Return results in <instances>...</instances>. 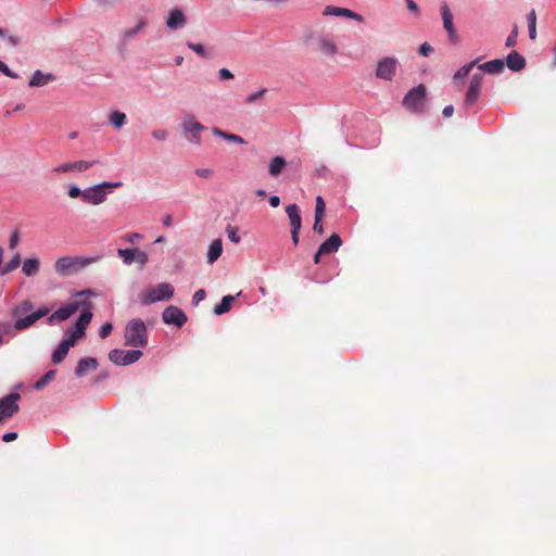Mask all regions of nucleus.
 <instances>
[{
  "label": "nucleus",
  "mask_w": 556,
  "mask_h": 556,
  "mask_svg": "<svg viewBox=\"0 0 556 556\" xmlns=\"http://www.w3.org/2000/svg\"><path fill=\"white\" fill-rule=\"evenodd\" d=\"M206 296V292L204 289H200L198 291H195V293L193 294V298H192V302L194 305H198L201 301H203Z\"/></svg>",
  "instance_id": "50"
},
{
  "label": "nucleus",
  "mask_w": 556,
  "mask_h": 556,
  "mask_svg": "<svg viewBox=\"0 0 556 556\" xmlns=\"http://www.w3.org/2000/svg\"><path fill=\"white\" fill-rule=\"evenodd\" d=\"M172 216L170 215H166L164 218H163V225L166 226V227H169L172 225Z\"/></svg>",
  "instance_id": "63"
},
{
  "label": "nucleus",
  "mask_w": 556,
  "mask_h": 556,
  "mask_svg": "<svg viewBox=\"0 0 556 556\" xmlns=\"http://www.w3.org/2000/svg\"><path fill=\"white\" fill-rule=\"evenodd\" d=\"M442 113H443V115H444L445 117H451V116L453 115V113H454V108H453V105H447V106H445V108L443 109V112H442Z\"/></svg>",
  "instance_id": "60"
},
{
  "label": "nucleus",
  "mask_w": 556,
  "mask_h": 556,
  "mask_svg": "<svg viewBox=\"0 0 556 556\" xmlns=\"http://www.w3.org/2000/svg\"><path fill=\"white\" fill-rule=\"evenodd\" d=\"M324 15H333V16H342V17H348V18H351V20H354L358 23H363L364 22V18L361 14L350 10V9H346V8H339V7H334V5H327L325 9H324Z\"/></svg>",
  "instance_id": "15"
},
{
  "label": "nucleus",
  "mask_w": 556,
  "mask_h": 556,
  "mask_svg": "<svg viewBox=\"0 0 556 556\" xmlns=\"http://www.w3.org/2000/svg\"><path fill=\"white\" fill-rule=\"evenodd\" d=\"M112 329H113V326L111 323H105L102 325L101 329H100V332H99V336L104 339L106 337L110 336V333L112 332Z\"/></svg>",
  "instance_id": "47"
},
{
  "label": "nucleus",
  "mask_w": 556,
  "mask_h": 556,
  "mask_svg": "<svg viewBox=\"0 0 556 556\" xmlns=\"http://www.w3.org/2000/svg\"><path fill=\"white\" fill-rule=\"evenodd\" d=\"M21 264V256L20 254H15L13 256V258L3 266V268H0V274L1 275H7L11 271H13L14 269H16Z\"/></svg>",
  "instance_id": "37"
},
{
  "label": "nucleus",
  "mask_w": 556,
  "mask_h": 556,
  "mask_svg": "<svg viewBox=\"0 0 556 556\" xmlns=\"http://www.w3.org/2000/svg\"><path fill=\"white\" fill-rule=\"evenodd\" d=\"M299 233L300 230L291 229V239L295 245L299 243Z\"/></svg>",
  "instance_id": "62"
},
{
  "label": "nucleus",
  "mask_w": 556,
  "mask_h": 556,
  "mask_svg": "<svg viewBox=\"0 0 556 556\" xmlns=\"http://www.w3.org/2000/svg\"><path fill=\"white\" fill-rule=\"evenodd\" d=\"M98 368V361L94 357H83L78 361L75 375L79 378L87 376Z\"/></svg>",
  "instance_id": "17"
},
{
  "label": "nucleus",
  "mask_w": 556,
  "mask_h": 556,
  "mask_svg": "<svg viewBox=\"0 0 556 556\" xmlns=\"http://www.w3.org/2000/svg\"><path fill=\"white\" fill-rule=\"evenodd\" d=\"M55 376H56V370L55 369H50L48 370L35 384H34V389L37 390V391H40L42 390L48 383H50L51 381H53L55 379Z\"/></svg>",
  "instance_id": "32"
},
{
  "label": "nucleus",
  "mask_w": 556,
  "mask_h": 556,
  "mask_svg": "<svg viewBox=\"0 0 556 556\" xmlns=\"http://www.w3.org/2000/svg\"><path fill=\"white\" fill-rule=\"evenodd\" d=\"M140 238H141V235H139V233H128V235H126V239L130 243H135Z\"/></svg>",
  "instance_id": "58"
},
{
  "label": "nucleus",
  "mask_w": 556,
  "mask_h": 556,
  "mask_svg": "<svg viewBox=\"0 0 556 556\" xmlns=\"http://www.w3.org/2000/svg\"><path fill=\"white\" fill-rule=\"evenodd\" d=\"M505 63L501 59L488 61L483 64L478 65V68L489 74H500L503 72Z\"/></svg>",
  "instance_id": "27"
},
{
  "label": "nucleus",
  "mask_w": 556,
  "mask_h": 556,
  "mask_svg": "<svg viewBox=\"0 0 556 556\" xmlns=\"http://www.w3.org/2000/svg\"><path fill=\"white\" fill-rule=\"evenodd\" d=\"M233 301H235V296H232V295H225L222 299L220 303L215 305L214 313L216 315H223V314L229 312Z\"/></svg>",
  "instance_id": "29"
},
{
  "label": "nucleus",
  "mask_w": 556,
  "mask_h": 556,
  "mask_svg": "<svg viewBox=\"0 0 556 556\" xmlns=\"http://www.w3.org/2000/svg\"><path fill=\"white\" fill-rule=\"evenodd\" d=\"M174 287L168 282H161L155 287L149 288L140 294V301L143 305H150L154 302L169 300L174 295Z\"/></svg>",
  "instance_id": "5"
},
{
  "label": "nucleus",
  "mask_w": 556,
  "mask_h": 556,
  "mask_svg": "<svg viewBox=\"0 0 556 556\" xmlns=\"http://www.w3.org/2000/svg\"><path fill=\"white\" fill-rule=\"evenodd\" d=\"M405 3H406L407 9L410 12H413L415 15L418 16L420 14L419 7L417 5V3L414 0H405Z\"/></svg>",
  "instance_id": "51"
},
{
  "label": "nucleus",
  "mask_w": 556,
  "mask_h": 556,
  "mask_svg": "<svg viewBox=\"0 0 556 556\" xmlns=\"http://www.w3.org/2000/svg\"><path fill=\"white\" fill-rule=\"evenodd\" d=\"M399 60L394 56H383L377 62L375 75L379 79L391 81L399 67Z\"/></svg>",
  "instance_id": "7"
},
{
  "label": "nucleus",
  "mask_w": 556,
  "mask_h": 556,
  "mask_svg": "<svg viewBox=\"0 0 556 556\" xmlns=\"http://www.w3.org/2000/svg\"><path fill=\"white\" fill-rule=\"evenodd\" d=\"M122 186L121 181L117 182H108L104 181L102 184L96 185L93 187L86 188L85 190H80L76 186H72V198H80L85 203L91 205H99L106 200V190L115 189Z\"/></svg>",
  "instance_id": "2"
},
{
  "label": "nucleus",
  "mask_w": 556,
  "mask_h": 556,
  "mask_svg": "<svg viewBox=\"0 0 556 556\" xmlns=\"http://www.w3.org/2000/svg\"><path fill=\"white\" fill-rule=\"evenodd\" d=\"M218 74L222 80H228L233 78V74L228 68H220Z\"/></svg>",
  "instance_id": "55"
},
{
  "label": "nucleus",
  "mask_w": 556,
  "mask_h": 556,
  "mask_svg": "<svg viewBox=\"0 0 556 556\" xmlns=\"http://www.w3.org/2000/svg\"><path fill=\"white\" fill-rule=\"evenodd\" d=\"M142 356V352L139 350H119L114 349L110 352L109 358L112 363L118 365V366H127L130 364L136 363L139 361Z\"/></svg>",
  "instance_id": "8"
},
{
  "label": "nucleus",
  "mask_w": 556,
  "mask_h": 556,
  "mask_svg": "<svg viewBox=\"0 0 556 556\" xmlns=\"http://www.w3.org/2000/svg\"><path fill=\"white\" fill-rule=\"evenodd\" d=\"M16 438H17V433L16 432H8V433L3 434L2 440L4 442H12Z\"/></svg>",
  "instance_id": "56"
},
{
  "label": "nucleus",
  "mask_w": 556,
  "mask_h": 556,
  "mask_svg": "<svg viewBox=\"0 0 556 556\" xmlns=\"http://www.w3.org/2000/svg\"><path fill=\"white\" fill-rule=\"evenodd\" d=\"M266 91H267L266 89H261L254 93H251L250 96H248L245 102L248 104L254 103L255 101L261 99L266 93Z\"/></svg>",
  "instance_id": "46"
},
{
  "label": "nucleus",
  "mask_w": 556,
  "mask_h": 556,
  "mask_svg": "<svg viewBox=\"0 0 556 556\" xmlns=\"http://www.w3.org/2000/svg\"><path fill=\"white\" fill-rule=\"evenodd\" d=\"M318 50L326 56H334L339 53L336 42L327 37H319L317 40Z\"/></svg>",
  "instance_id": "18"
},
{
  "label": "nucleus",
  "mask_w": 556,
  "mask_h": 556,
  "mask_svg": "<svg viewBox=\"0 0 556 556\" xmlns=\"http://www.w3.org/2000/svg\"><path fill=\"white\" fill-rule=\"evenodd\" d=\"M195 174L201 178H210L213 176V170L210 168H198Z\"/></svg>",
  "instance_id": "54"
},
{
  "label": "nucleus",
  "mask_w": 556,
  "mask_h": 556,
  "mask_svg": "<svg viewBox=\"0 0 556 556\" xmlns=\"http://www.w3.org/2000/svg\"><path fill=\"white\" fill-rule=\"evenodd\" d=\"M70 318V305L63 306L49 317V324H55Z\"/></svg>",
  "instance_id": "33"
},
{
  "label": "nucleus",
  "mask_w": 556,
  "mask_h": 556,
  "mask_svg": "<svg viewBox=\"0 0 556 556\" xmlns=\"http://www.w3.org/2000/svg\"><path fill=\"white\" fill-rule=\"evenodd\" d=\"M151 135L155 140L165 141L168 137V131L166 129H155Z\"/></svg>",
  "instance_id": "45"
},
{
  "label": "nucleus",
  "mask_w": 556,
  "mask_h": 556,
  "mask_svg": "<svg viewBox=\"0 0 556 556\" xmlns=\"http://www.w3.org/2000/svg\"><path fill=\"white\" fill-rule=\"evenodd\" d=\"M287 166V161L283 156H274L268 164V174L271 177H278Z\"/></svg>",
  "instance_id": "25"
},
{
  "label": "nucleus",
  "mask_w": 556,
  "mask_h": 556,
  "mask_svg": "<svg viewBox=\"0 0 556 556\" xmlns=\"http://www.w3.org/2000/svg\"><path fill=\"white\" fill-rule=\"evenodd\" d=\"M506 64L509 70L519 72L526 67V59L517 51H511L507 55Z\"/></svg>",
  "instance_id": "22"
},
{
  "label": "nucleus",
  "mask_w": 556,
  "mask_h": 556,
  "mask_svg": "<svg viewBox=\"0 0 556 556\" xmlns=\"http://www.w3.org/2000/svg\"><path fill=\"white\" fill-rule=\"evenodd\" d=\"M187 47L194 51L198 55L202 58H206V52L204 47L201 43L187 42Z\"/></svg>",
  "instance_id": "41"
},
{
  "label": "nucleus",
  "mask_w": 556,
  "mask_h": 556,
  "mask_svg": "<svg viewBox=\"0 0 556 556\" xmlns=\"http://www.w3.org/2000/svg\"><path fill=\"white\" fill-rule=\"evenodd\" d=\"M20 397L21 396L18 393L12 392L0 399V424L5 419L11 418L18 412L20 406L17 401Z\"/></svg>",
  "instance_id": "9"
},
{
  "label": "nucleus",
  "mask_w": 556,
  "mask_h": 556,
  "mask_svg": "<svg viewBox=\"0 0 556 556\" xmlns=\"http://www.w3.org/2000/svg\"><path fill=\"white\" fill-rule=\"evenodd\" d=\"M269 204L273 206V207H278L279 204H280V198L278 195H271L269 198Z\"/></svg>",
  "instance_id": "59"
},
{
  "label": "nucleus",
  "mask_w": 556,
  "mask_h": 556,
  "mask_svg": "<svg viewBox=\"0 0 556 556\" xmlns=\"http://www.w3.org/2000/svg\"><path fill=\"white\" fill-rule=\"evenodd\" d=\"M39 265L40 263L38 258H26L23 262L22 270L26 276L31 277L38 274Z\"/></svg>",
  "instance_id": "28"
},
{
  "label": "nucleus",
  "mask_w": 556,
  "mask_h": 556,
  "mask_svg": "<svg viewBox=\"0 0 556 556\" xmlns=\"http://www.w3.org/2000/svg\"><path fill=\"white\" fill-rule=\"evenodd\" d=\"M291 229L300 230L302 227V219L300 214V207L296 204H290L286 207Z\"/></svg>",
  "instance_id": "23"
},
{
  "label": "nucleus",
  "mask_w": 556,
  "mask_h": 556,
  "mask_svg": "<svg viewBox=\"0 0 556 556\" xmlns=\"http://www.w3.org/2000/svg\"><path fill=\"white\" fill-rule=\"evenodd\" d=\"M323 254H319V249L317 250L316 254L314 255V263L318 264L320 262V256Z\"/></svg>",
  "instance_id": "64"
},
{
  "label": "nucleus",
  "mask_w": 556,
  "mask_h": 556,
  "mask_svg": "<svg viewBox=\"0 0 556 556\" xmlns=\"http://www.w3.org/2000/svg\"><path fill=\"white\" fill-rule=\"evenodd\" d=\"M478 60L471 61L468 64L462 66L454 75L455 79H463L469 75L471 70L476 66Z\"/></svg>",
  "instance_id": "38"
},
{
  "label": "nucleus",
  "mask_w": 556,
  "mask_h": 556,
  "mask_svg": "<svg viewBox=\"0 0 556 556\" xmlns=\"http://www.w3.org/2000/svg\"><path fill=\"white\" fill-rule=\"evenodd\" d=\"M0 37H5L9 45H11L12 47H16L20 43V38L13 35L7 36V30L4 28H0Z\"/></svg>",
  "instance_id": "43"
},
{
  "label": "nucleus",
  "mask_w": 556,
  "mask_h": 556,
  "mask_svg": "<svg viewBox=\"0 0 556 556\" xmlns=\"http://www.w3.org/2000/svg\"><path fill=\"white\" fill-rule=\"evenodd\" d=\"M97 261V257H84V256H76L72 257V271H78L86 266L94 263Z\"/></svg>",
  "instance_id": "30"
},
{
  "label": "nucleus",
  "mask_w": 556,
  "mask_h": 556,
  "mask_svg": "<svg viewBox=\"0 0 556 556\" xmlns=\"http://www.w3.org/2000/svg\"><path fill=\"white\" fill-rule=\"evenodd\" d=\"M117 254L126 264L136 262L143 266L148 262V254L139 249H118Z\"/></svg>",
  "instance_id": "14"
},
{
  "label": "nucleus",
  "mask_w": 556,
  "mask_h": 556,
  "mask_svg": "<svg viewBox=\"0 0 556 556\" xmlns=\"http://www.w3.org/2000/svg\"><path fill=\"white\" fill-rule=\"evenodd\" d=\"M440 11L443 21V27L448 35L450 41L452 43H457L459 41V36L457 35L456 28L454 26V15L447 3L443 2L441 4Z\"/></svg>",
  "instance_id": "10"
},
{
  "label": "nucleus",
  "mask_w": 556,
  "mask_h": 556,
  "mask_svg": "<svg viewBox=\"0 0 556 556\" xmlns=\"http://www.w3.org/2000/svg\"><path fill=\"white\" fill-rule=\"evenodd\" d=\"M223 253V242L222 239H214L207 251V263L214 264L222 255Z\"/></svg>",
  "instance_id": "26"
},
{
  "label": "nucleus",
  "mask_w": 556,
  "mask_h": 556,
  "mask_svg": "<svg viewBox=\"0 0 556 556\" xmlns=\"http://www.w3.org/2000/svg\"><path fill=\"white\" fill-rule=\"evenodd\" d=\"M226 232H227L228 238H229L230 241H232L235 243H239L240 242L241 238L238 235L236 227H232V226L228 225L227 228H226Z\"/></svg>",
  "instance_id": "42"
},
{
  "label": "nucleus",
  "mask_w": 556,
  "mask_h": 556,
  "mask_svg": "<svg viewBox=\"0 0 556 556\" xmlns=\"http://www.w3.org/2000/svg\"><path fill=\"white\" fill-rule=\"evenodd\" d=\"M427 88L420 84L417 87L410 89L403 98V106L413 112H421L426 101Z\"/></svg>",
  "instance_id": "6"
},
{
  "label": "nucleus",
  "mask_w": 556,
  "mask_h": 556,
  "mask_svg": "<svg viewBox=\"0 0 556 556\" xmlns=\"http://www.w3.org/2000/svg\"><path fill=\"white\" fill-rule=\"evenodd\" d=\"M323 218H324V217L315 216V220H314V225H313V230H314L315 232H318L319 235H323V233H324V224H323Z\"/></svg>",
  "instance_id": "48"
},
{
  "label": "nucleus",
  "mask_w": 556,
  "mask_h": 556,
  "mask_svg": "<svg viewBox=\"0 0 556 556\" xmlns=\"http://www.w3.org/2000/svg\"><path fill=\"white\" fill-rule=\"evenodd\" d=\"M55 270L62 276H67L70 274V257L63 256L59 258L55 263Z\"/></svg>",
  "instance_id": "36"
},
{
  "label": "nucleus",
  "mask_w": 556,
  "mask_h": 556,
  "mask_svg": "<svg viewBox=\"0 0 556 556\" xmlns=\"http://www.w3.org/2000/svg\"><path fill=\"white\" fill-rule=\"evenodd\" d=\"M162 319L167 325L182 327L187 321V315L177 306L170 305L163 311Z\"/></svg>",
  "instance_id": "12"
},
{
  "label": "nucleus",
  "mask_w": 556,
  "mask_h": 556,
  "mask_svg": "<svg viewBox=\"0 0 556 556\" xmlns=\"http://www.w3.org/2000/svg\"><path fill=\"white\" fill-rule=\"evenodd\" d=\"M483 79V74L478 73L472 75L469 81L468 90L465 94V104L467 106H471L478 102Z\"/></svg>",
  "instance_id": "11"
},
{
  "label": "nucleus",
  "mask_w": 556,
  "mask_h": 556,
  "mask_svg": "<svg viewBox=\"0 0 556 556\" xmlns=\"http://www.w3.org/2000/svg\"><path fill=\"white\" fill-rule=\"evenodd\" d=\"M147 20L141 17L134 27L124 29L121 33V40L123 45H126L128 41L135 38L147 26Z\"/></svg>",
  "instance_id": "20"
},
{
  "label": "nucleus",
  "mask_w": 556,
  "mask_h": 556,
  "mask_svg": "<svg viewBox=\"0 0 556 556\" xmlns=\"http://www.w3.org/2000/svg\"><path fill=\"white\" fill-rule=\"evenodd\" d=\"M91 295H96L91 290L76 292L72 295V316L79 314L72 329V348L76 342L85 337L87 326L93 317L94 304L90 300Z\"/></svg>",
  "instance_id": "1"
},
{
  "label": "nucleus",
  "mask_w": 556,
  "mask_h": 556,
  "mask_svg": "<svg viewBox=\"0 0 556 556\" xmlns=\"http://www.w3.org/2000/svg\"><path fill=\"white\" fill-rule=\"evenodd\" d=\"M325 212H326V203H325L323 197L318 195L316 198L315 216L324 217Z\"/></svg>",
  "instance_id": "39"
},
{
  "label": "nucleus",
  "mask_w": 556,
  "mask_h": 556,
  "mask_svg": "<svg viewBox=\"0 0 556 556\" xmlns=\"http://www.w3.org/2000/svg\"><path fill=\"white\" fill-rule=\"evenodd\" d=\"M342 244V240L338 233H332L328 240L319 247V254H330L339 250Z\"/></svg>",
  "instance_id": "21"
},
{
  "label": "nucleus",
  "mask_w": 556,
  "mask_h": 556,
  "mask_svg": "<svg viewBox=\"0 0 556 556\" xmlns=\"http://www.w3.org/2000/svg\"><path fill=\"white\" fill-rule=\"evenodd\" d=\"M109 121L115 128H121L126 122V114L119 111H115L110 114Z\"/></svg>",
  "instance_id": "35"
},
{
  "label": "nucleus",
  "mask_w": 556,
  "mask_h": 556,
  "mask_svg": "<svg viewBox=\"0 0 556 556\" xmlns=\"http://www.w3.org/2000/svg\"><path fill=\"white\" fill-rule=\"evenodd\" d=\"M0 72L3 73L5 76L8 77H11V78H17V74L12 72L8 65L0 60Z\"/></svg>",
  "instance_id": "49"
},
{
  "label": "nucleus",
  "mask_w": 556,
  "mask_h": 556,
  "mask_svg": "<svg viewBox=\"0 0 556 556\" xmlns=\"http://www.w3.org/2000/svg\"><path fill=\"white\" fill-rule=\"evenodd\" d=\"M517 37H518V27H517V25H515L510 35L506 39L505 46L508 48L515 47L517 45Z\"/></svg>",
  "instance_id": "40"
},
{
  "label": "nucleus",
  "mask_w": 556,
  "mask_h": 556,
  "mask_svg": "<svg viewBox=\"0 0 556 556\" xmlns=\"http://www.w3.org/2000/svg\"><path fill=\"white\" fill-rule=\"evenodd\" d=\"M529 37L531 40H535L536 38V13L534 10H531L527 15Z\"/></svg>",
  "instance_id": "34"
},
{
  "label": "nucleus",
  "mask_w": 556,
  "mask_h": 556,
  "mask_svg": "<svg viewBox=\"0 0 556 556\" xmlns=\"http://www.w3.org/2000/svg\"><path fill=\"white\" fill-rule=\"evenodd\" d=\"M125 344L132 348H144L148 344V331L144 323L131 319L127 323L124 333Z\"/></svg>",
  "instance_id": "4"
},
{
  "label": "nucleus",
  "mask_w": 556,
  "mask_h": 556,
  "mask_svg": "<svg viewBox=\"0 0 556 556\" xmlns=\"http://www.w3.org/2000/svg\"><path fill=\"white\" fill-rule=\"evenodd\" d=\"M433 52V48L428 43L425 42L420 46L419 53L424 56H429Z\"/></svg>",
  "instance_id": "52"
},
{
  "label": "nucleus",
  "mask_w": 556,
  "mask_h": 556,
  "mask_svg": "<svg viewBox=\"0 0 556 556\" xmlns=\"http://www.w3.org/2000/svg\"><path fill=\"white\" fill-rule=\"evenodd\" d=\"M18 242H20V233H18V231H14L11 235L10 240H9L10 249H15L16 245L18 244Z\"/></svg>",
  "instance_id": "53"
},
{
  "label": "nucleus",
  "mask_w": 556,
  "mask_h": 556,
  "mask_svg": "<svg viewBox=\"0 0 556 556\" xmlns=\"http://www.w3.org/2000/svg\"><path fill=\"white\" fill-rule=\"evenodd\" d=\"M54 80V76L50 73H43L40 70L34 72L28 81L29 87H43Z\"/></svg>",
  "instance_id": "19"
},
{
  "label": "nucleus",
  "mask_w": 556,
  "mask_h": 556,
  "mask_svg": "<svg viewBox=\"0 0 556 556\" xmlns=\"http://www.w3.org/2000/svg\"><path fill=\"white\" fill-rule=\"evenodd\" d=\"M91 165H92L91 162L78 161L76 163H72V170L84 172V170H87Z\"/></svg>",
  "instance_id": "44"
},
{
  "label": "nucleus",
  "mask_w": 556,
  "mask_h": 556,
  "mask_svg": "<svg viewBox=\"0 0 556 556\" xmlns=\"http://www.w3.org/2000/svg\"><path fill=\"white\" fill-rule=\"evenodd\" d=\"M187 24V17L180 9L170 10L166 20V26L172 30L182 28Z\"/></svg>",
  "instance_id": "16"
},
{
  "label": "nucleus",
  "mask_w": 556,
  "mask_h": 556,
  "mask_svg": "<svg viewBox=\"0 0 556 556\" xmlns=\"http://www.w3.org/2000/svg\"><path fill=\"white\" fill-rule=\"evenodd\" d=\"M213 134L215 136H218L225 140L229 141V142H232V143H237V144L245 143V141L242 137L235 135V134L226 132L224 130H220L219 128H214Z\"/></svg>",
  "instance_id": "31"
},
{
  "label": "nucleus",
  "mask_w": 556,
  "mask_h": 556,
  "mask_svg": "<svg viewBox=\"0 0 556 556\" xmlns=\"http://www.w3.org/2000/svg\"><path fill=\"white\" fill-rule=\"evenodd\" d=\"M99 4L104 7H113L116 3L121 2V0H96Z\"/></svg>",
  "instance_id": "57"
},
{
  "label": "nucleus",
  "mask_w": 556,
  "mask_h": 556,
  "mask_svg": "<svg viewBox=\"0 0 556 556\" xmlns=\"http://www.w3.org/2000/svg\"><path fill=\"white\" fill-rule=\"evenodd\" d=\"M54 172H59V173H66L70 170V164L68 163H65L61 166H58L53 169Z\"/></svg>",
  "instance_id": "61"
},
{
  "label": "nucleus",
  "mask_w": 556,
  "mask_h": 556,
  "mask_svg": "<svg viewBox=\"0 0 556 556\" xmlns=\"http://www.w3.org/2000/svg\"><path fill=\"white\" fill-rule=\"evenodd\" d=\"M49 313L47 308H39L33 312V304L29 301H24L21 305L16 306L13 315L16 317L14 327L22 330L31 326L39 318Z\"/></svg>",
  "instance_id": "3"
},
{
  "label": "nucleus",
  "mask_w": 556,
  "mask_h": 556,
  "mask_svg": "<svg viewBox=\"0 0 556 556\" xmlns=\"http://www.w3.org/2000/svg\"><path fill=\"white\" fill-rule=\"evenodd\" d=\"M182 129L186 135H188V140L192 143L200 144L201 142V132L205 129V127L193 118H189L184 122Z\"/></svg>",
  "instance_id": "13"
},
{
  "label": "nucleus",
  "mask_w": 556,
  "mask_h": 556,
  "mask_svg": "<svg viewBox=\"0 0 556 556\" xmlns=\"http://www.w3.org/2000/svg\"><path fill=\"white\" fill-rule=\"evenodd\" d=\"M70 351V334L65 336L56 350L52 354V362L54 364L61 363Z\"/></svg>",
  "instance_id": "24"
}]
</instances>
